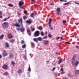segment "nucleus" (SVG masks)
Returning <instances> with one entry per match:
<instances>
[{
  "label": "nucleus",
  "instance_id": "nucleus-1",
  "mask_svg": "<svg viewBox=\"0 0 79 79\" xmlns=\"http://www.w3.org/2000/svg\"><path fill=\"white\" fill-rule=\"evenodd\" d=\"M76 57V55L74 54L73 56V57L71 60L72 64L73 66H77V65L79 63V62L78 61L76 60L75 63H74V61H75V59Z\"/></svg>",
  "mask_w": 79,
  "mask_h": 79
},
{
  "label": "nucleus",
  "instance_id": "nucleus-2",
  "mask_svg": "<svg viewBox=\"0 0 79 79\" xmlns=\"http://www.w3.org/2000/svg\"><path fill=\"white\" fill-rule=\"evenodd\" d=\"M3 29H7L9 27V23L7 22H4L2 24Z\"/></svg>",
  "mask_w": 79,
  "mask_h": 79
},
{
  "label": "nucleus",
  "instance_id": "nucleus-3",
  "mask_svg": "<svg viewBox=\"0 0 79 79\" xmlns=\"http://www.w3.org/2000/svg\"><path fill=\"white\" fill-rule=\"evenodd\" d=\"M34 35L36 37H37L40 35V32L39 31H37L34 33Z\"/></svg>",
  "mask_w": 79,
  "mask_h": 79
},
{
  "label": "nucleus",
  "instance_id": "nucleus-4",
  "mask_svg": "<svg viewBox=\"0 0 79 79\" xmlns=\"http://www.w3.org/2000/svg\"><path fill=\"white\" fill-rule=\"evenodd\" d=\"M9 59H13V58H14V55H13V54L9 53Z\"/></svg>",
  "mask_w": 79,
  "mask_h": 79
},
{
  "label": "nucleus",
  "instance_id": "nucleus-5",
  "mask_svg": "<svg viewBox=\"0 0 79 79\" xmlns=\"http://www.w3.org/2000/svg\"><path fill=\"white\" fill-rule=\"evenodd\" d=\"M26 23H27V24H31L32 23V20L31 19H28L26 21Z\"/></svg>",
  "mask_w": 79,
  "mask_h": 79
},
{
  "label": "nucleus",
  "instance_id": "nucleus-6",
  "mask_svg": "<svg viewBox=\"0 0 79 79\" xmlns=\"http://www.w3.org/2000/svg\"><path fill=\"white\" fill-rule=\"evenodd\" d=\"M2 68L6 70L8 69V65L6 64H4L2 66Z\"/></svg>",
  "mask_w": 79,
  "mask_h": 79
},
{
  "label": "nucleus",
  "instance_id": "nucleus-7",
  "mask_svg": "<svg viewBox=\"0 0 79 79\" xmlns=\"http://www.w3.org/2000/svg\"><path fill=\"white\" fill-rule=\"evenodd\" d=\"M2 55L3 57H5L6 56L8 55V53L6 52H2Z\"/></svg>",
  "mask_w": 79,
  "mask_h": 79
},
{
  "label": "nucleus",
  "instance_id": "nucleus-8",
  "mask_svg": "<svg viewBox=\"0 0 79 79\" xmlns=\"http://www.w3.org/2000/svg\"><path fill=\"white\" fill-rule=\"evenodd\" d=\"M24 2H22L21 1H20L19 2V5L20 7L22 6L23 5H24Z\"/></svg>",
  "mask_w": 79,
  "mask_h": 79
},
{
  "label": "nucleus",
  "instance_id": "nucleus-9",
  "mask_svg": "<svg viewBox=\"0 0 79 79\" xmlns=\"http://www.w3.org/2000/svg\"><path fill=\"white\" fill-rule=\"evenodd\" d=\"M18 22L19 23L20 22L21 24H23V19L22 18H20L18 20Z\"/></svg>",
  "mask_w": 79,
  "mask_h": 79
},
{
  "label": "nucleus",
  "instance_id": "nucleus-10",
  "mask_svg": "<svg viewBox=\"0 0 79 79\" xmlns=\"http://www.w3.org/2000/svg\"><path fill=\"white\" fill-rule=\"evenodd\" d=\"M27 32L28 34L29 35L31 36V30L29 29H28L27 30Z\"/></svg>",
  "mask_w": 79,
  "mask_h": 79
},
{
  "label": "nucleus",
  "instance_id": "nucleus-11",
  "mask_svg": "<svg viewBox=\"0 0 79 79\" xmlns=\"http://www.w3.org/2000/svg\"><path fill=\"white\" fill-rule=\"evenodd\" d=\"M20 30L21 32H24L25 31V28L23 27H21Z\"/></svg>",
  "mask_w": 79,
  "mask_h": 79
},
{
  "label": "nucleus",
  "instance_id": "nucleus-12",
  "mask_svg": "<svg viewBox=\"0 0 79 79\" xmlns=\"http://www.w3.org/2000/svg\"><path fill=\"white\" fill-rule=\"evenodd\" d=\"M7 37H8L9 39H11L13 38V36L12 35L11 33H10V34L7 35Z\"/></svg>",
  "mask_w": 79,
  "mask_h": 79
},
{
  "label": "nucleus",
  "instance_id": "nucleus-13",
  "mask_svg": "<svg viewBox=\"0 0 79 79\" xmlns=\"http://www.w3.org/2000/svg\"><path fill=\"white\" fill-rule=\"evenodd\" d=\"M13 26L15 27H21V26L19 25L18 23H14Z\"/></svg>",
  "mask_w": 79,
  "mask_h": 79
},
{
  "label": "nucleus",
  "instance_id": "nucleus-14",
  "mask_svg": "<svg viewBox=\"0 0 79 79\" xmlns=\"http://www.w3.org/2000/svg\"><path fill=\"white\" fill-rule=\"evenodd\" d=\"M52 19L50 18H49L48 24L50 26V27L51 26V23H52Z\"/></svg>",
  "mask_w": 79,
  "mask_h": 79
},
{
  "label": "nucleus",
  "instance_id": "nucleus-15",
  "mask_svg": "<svg viewBox=\"0 0 79 79\" xmlns=\"http://www.w3.org/2000/svg\"><path fill=\"white\" fill-rule=\"evenodd\" d=\"M5 44L6 45L5 47H10V45L9 44V43H5Z\"/></svg>",
  "mask_w": 79,
  "mask_h": 79
},
{
  "label": "nucleus",
  "instance_id": "nucleus-16",
  "mask_svg": "<svg viewBox=\"0 0 79 79\" xmlns=\"http://www.w3.org/2000/svg\"><path fill=\"white\" fill-rule=\"evenodd\" d=\"M5 35L3 34H2L0 36V40H2L3 39Z\"/></svg>",
  "mask_w": 79,
  "mask_h": 79
},
{
  "label": "nucleus",
  "instance_id": "nucleus-17",
  "mask_svg": "<svg viewBox=\"0 0 79 79\" xmlns=\"http://www.w3.org/2000/svg\"><path fill=\"white\" fill-rule=\"evenodd\" d=\"M17 72L19 74L22 73H23V70L22 69H19L18 70Z\"/></svg>",
  "mask_w": 79,
  "mask_h": 79
},
{
  "label": "nucleus",
  "instance_id": "nucleus-18",
  "mask_svg": "<svg viewBox=\"0 0 79 79\" xmlns=\"http://www.w3.org/2000/svg\"><path fill=\"white\" fill-rule=\"evenodd\" d=\"M75 74L76 75H77V74H79V70H75Z\"/></svg>",
  "mask_w": 79,
  "mask_h": 79
},
{
  "label": "nucleus",
  "instance_id": "nucleus-19",
  "mask_svg": "<svg viewBox=\"0 0 79 79\" xmlns=\"http://www.w3.org/2000/svg\"><path fill=\"white\" fill-rule=\"evenodd\" d=\"M15 41V39H10V42H11V43H13Z\"/></svg>",
  "mask_w": 79,
  "mask_h": 79
},
{
  "label": "nucleus",
  "instance_id": "nucleus-20",
  "mask_svg": "<svg viewBox=\"0 0 79 79\" xmlns=\"http://www.w3.org/2000/svg\"><path fill=\"white\" fill-rule=\"evenodd\" d=\"M37 40H38L39 41H42V38L40 37H39L37 38Z\"/></svg>",
  "mask_w": 79,
  "mask_h": 79
},
{
  "label": "nucleus",
  "instance_id": "nucleus-21",
  "mask_svg": "<svg viewBox=\"0 0 79 79\" xmlns=\"http://www.w3.org/2000/svg\"><path fill=\"white\" fill-rule=\"evenodd\" d=\"M38 29H39V30H40V31H41L42 30V27L41 26L39 27L38 28Z\"/></svg>",
  "mask_w": 79,
  "mask_h": 79
},
{
  "label": "nucleus",
  "instance_id": "nucleus-22",
  "mask_svg": "<svg viewBox=\"0 0 79 79\" xmlns=\"http://www.w3.org/2000/svg\"><path fill=\"white\" fill-rule=\"evenodd\" d=\"M56 12H57V15H61L59 13L60 12V10H56Z\"/></svg>",
  "mask_w": 79,
  "mask_h": 79
},
{
  "label": "nucleus",
  "instance_id": "nucleus-23",
  "mask_svg": "<svg viewBox=\"0 0 79 79\" xmlns=\"http://www.w3.org/2000/svg\"><path fill=\"white\" fill-rule=\"evenodd\" d=\"M26 47V45L25 44H24L22 46V48H25Z\"/></svg>",
  "mask_w": 79,
  "mask_h": 79
},
{
  "label": "nucleus",
  "instance_id": "nucleus-24",
  "mask_svg": "<svg viewBox=\"0 0 79 79\" xmlns=\"http://www.w3.org/2000/svg\"><path fill=\"white\" fill-rule=\"evenodd\" d=\"M49 41H46L44 42V45H47Z\"/></svg>",
  "mask_w": 79,
  "mask_h": 79
},
{
  "label": "nucleus",
  "instance_id": "nucleus-25",
  "mask_svg": "<svg viewBox=\"0 0 79 79\" xmlns=\"http://www.w3.org/2000/svg\"><path fill=\"white\" fill-rule=\"evenodd\" d=\"M11 64H12V66H15V64H16L14 61H12Z\"/></svg>",
  "mask_w": 79,
  "mask_h": 79
},
{
  "label": "nucleus",
  "instance_id": "nucleus-26",
  "mask_svg": "<svg viewBox=\"0 0 79 79\" xmlns=\"http://www.w3.org/2000/svg\"><path fill=\"white\" fill-rule=\"evenodd\" d=\"M3 75H4L5 76L8 75V73L7 72H6L3 73Z\"/></svg>",
  "mask_w": 79,
  "mask_h": 79
},
{
  "label": "nucleus",
  "instance_id": "nucleus-27",
  "mask_svg": "<svg viewBox=\"0 0 79 79\" xmlns=\"http://www.w3.org/2000/svg\"><path fill=\"white\" fill-rule=\"evenodd\" d=\"M8 6H10V7H13V5L11 4H8Z\"/></svg>",
  "mask_w": 79,
  "mask_h": 79
},
{
  "label": "nucleus",
  "instance_id": "nucleus-28",
  "mask_svg": "<svg viewBox=\"0 0 79 79\" xmlns=\"http://www.w3.org/2000/svg\"><path fill=\"white\" fill-rule=\"evenodd\" d=\"M27 16H24L23 17V19H24V20H26V19H27Z\"/></svg>",
  "mask_w": 79,
  "mask_h": 79
},
{
  "label": "nucleus",
  "instance_id": "nucleus-29",
  "mask_svg": "<svg viewBox=\"0 0 79 79\" xmlns=\"http://www.w3.org/2000/svg\"><path fill=\"white\" fill-rule=\"evenodd\" d=\"M40 34L42 36H44V33L43 31H41V32Z\"/></svg>",
  "mask_w": 79,
  "mask_h": 79
},
{
  "label": "nucleus",
  "instance_id": "nucleus-30",
  "mask_svg": "<svg viewBox=\"0 0 79 79\" xmlns=\"http://www.w3.org/2000/svg\"><path fill=\"white\" fill-rule=\"evenodd\" d=\"M37 39L34 38L33 39V40L35 41V42H38L37 40Z\"/></svg>",
  "mask_w": 79,
  "mask_h": 79
},
{
  "label": "nucleus",
  "instance_id": "nucleus-31",
  "mask_svg": "<svg viewBox=\"0 0 79 79\" xmlns=\"http://www.w3.org/2000/svg\"><path fill=\"white\" fill-rule=\"evenodd\" d=\"M31 44L32 47H35V44L34 43H31Z\"/></svg>",
  "mask_w": 79,
  "mask_h": 79
},
{
  "label": "nucleus",
  "instance_id": "nucleus-32",
  "mask_svg": "<svg viewBox=\"0 0 79 79\" xmlns=\"http://www.w3.org/2000/svg\"><path fill=\"white\" fill-rule=\"evenodd\" d=\"M70 3L69 2H67L64 4V5H69Z\"/></svg>",
  "mask_w": 79,
  "mask_h": 79
},
{
  "label": "nucleus",
  "instance_id": "nucleus-33",
  "mask_svg": "<svg viewBox=\"0 0 79 79\" xmlns=\"http://www.w3.org/2000/svg\"><path fill=\"white\" fill-rule=\"evenodd\" d=\"M68 76H70V77H73V75H71V74L70 73H69Z\"/></svg>",
  "mask_w": 79,
  "mask_h": 79
},
{
  "label": "nucleus",
  "instance_id": "nucleus-34",
  "mask_svg": "<svg viewBox=\"0 0 79 79\" xmlns=\"http://www.w3.org/2000/svg\"><path fill=\"white\" fill-rule=\"evenodd\" d=\"M48 36L49 37H52V35H51V34H50V33H49L48 35Z\"/></svg>",
  "mask_w": 79,
  "mask_h": 79
},
{
  "label": "nucleus",
  "instance_id": "nucleus-35",
  "mask_svg": "<svg viewBox=\"0 0 79 79\" xmlns=\"http://www.w3.org/2000/svg\"><path fill=\"white\" fill-rule=\"evenodd\" d=\"M74 3H75V4H77V5H79V3H78V2L77 1H75Z\"/></svg>",
  "mask_w": 79,
  "mask_h": 79
},
{
  "label": "nucleus",
  "instance_id": "nucleus-36",
  "mask_svg": "<svg viewBox=\"0 0 79 79\" xmlns=\"http://www.w3.org/2000/svg\"><path fill=\"white\" fill-rule=\"evenodd\" d=\"M24 43V41L23 40H22L21 41V44H23Z\"/></svg>",
  "mask_w": 79,
  "mask_h": 79
},
{
  "label": "nucleus",
  "instance_id": "nucleus-37",
  "mask_svg": "<svg viewBox=\"0 0 79 79\" xmlns=\"http://www.w3.org/2000/svg\"><path fill=\"white\" fill-rule=\"evenodd\" d=\"M23 12L24 14H27V10H24Z\"/></svg>",
  "mask_w": 79,
  "mask_h": 79
},
{
  "label": "nucleus",
  "instance_id": "nucleus-38",
  "mask_svg": "<svg viewBox=\"0 0 79 79\" xmlns=\"http://www.w3.org/2000/svg\"><path fill=\"white\" fill-rule=\"evenodd\" d=\"M65 44L66 45V44H71V43H70L69 42H65Z\"/></svg>",
  "mask_w": 79,
  "mask_h": 79
},
{
  "label": "nucleus",
  "instance_id": "nucleus-39",
  "mask_svg": "<svg viewBox=\"0 0 79 79\" xmlns=\"http://www.w3.org/2000/svg\"><path fill=\"white\" fill-rule=\"evenodd\" d=\"M62 59H60L59 61V63H61L62 62Z\"/></svg>",
  "mask_w": 79,
  "mask_h": 79
},
{
  "label": "nucleus",
  "instance_id": "nucleus-40",
  "mask_svg": "<svg viewBox=\"0 0 79 79\" xmlns=\"http://www.w3.org/2000/svg\"><path fill=\"white\" fill-rule=\"evenodd\" d=\"M34 15V13H32L31 14V15H30L31 17H33V16Z\"/></svg>",
  "mask_w": 79,
  "mask_h": 79
},
{
  "label": "nucleus",
  "instance_id": "nucleus-41",
  "mask_svg": "<svg viewBox=\"0 0 79 79\" xmlns=\"http://www.w3.org/2000/svg\"><path fill=\"white\" fill-rule=\"evenodd\" d=\"M35 30V28H33L31 29V31L32 32H33Z\"/></svg>",
  "mask_w": 79,
  "mask_h": 79
},
{
  "label": "nucleus",
  "instance_id": "nucleus-42",
  "mask_svg": "<svg viewBox=\"0 0 79 79\" xmlns=\"http://www.w3.org/2000/svg\"><path fill=\"white\" fill-rule=\"evenodd\" d=\"M28 70L29 71H31V68L30 67V65H29V67L28 68Z\"/></svg>",
  "mask_w": 79,
  "mask_h": 79
},
{
  "label": "nucleus",
  "instance_id": "nucleus-43",
  "mask_svg": "<svg viewBox=\"0 0 79 79\" xmlns=\"http://www.w3.org/2000/svg\"><path fill=\"white\" fill-rule=\"evenodd\" d=\"M16 29L17 30V31H19V30H20V28H18V27H17L16 28Z\"/></svg>",
  "mask_w": 79,
  "mask_h": 79
},
{
  "label": "nucleus",
  "instance_id": "nucleus-44",
  "mask_svg": "<svg viewBox=\"0 0 79 79\" xmlns=\"http://www.w3.org/2000/svg\"><path fill=\"white\" fill-rule=\"evenodd\" d=\"M63 23H64V24H66V21L65 20H64L63 21Z\"/></svg>",
  "mask_w": 79,
  "mask_h": 79
},
{
  "label": "nucleus",
  "instance_id": "nucleus-45",
  "mask_svg": "<svg viewBox=\"0 0 79 79\" xmlns=\"http://www.w3.org/2000/svg\"><path fill=\"white\" fill-rule=\"evenodd\" d=\"M47 36H46L45 37H44L43 38V39H47Z\"/></svg>",
  "mask_w": 79,
  "mask_h": 79
},
{
  "label": "nucleus",
  "instance_id": "nucleus-46",
  "mask_svg": "<svg viewBox=\"0 0 79 79\" xmlns=\"http://www.w3.org/2000/svg\"><path fill=\"white\" fill-rule=\"evenodd\" d=\"M3 13H2V12L0 11V15H2Z\"/></svg>",
  "mask_w": 79,
  "mask_h": 79
},
{
  "label": "nucleus",
  "instance_id": "nucleus-47",
  "mask_svg": "<svg viewBox=\"0 0 79 79\" xmlns=\"http://www.w3.org/2000/svg\"><path fill=\"white\" fill-rule=\"evenodd\" d=\"M7 20V18H5L4 20L3 21H6Z\"/></svg>",
  "mask_w": 79,
  "mask_h": 79
},
{
  "label": "nucleus",
  "instance_id": "nucleus-48",
  "mask_svg": "<svg viewBox=\"0 0 79 79\" xmlns=\"http://www.w3.org/2000/svg\"><path fill=\"white\" fill-rule=\"evenodd\" d=\"M49 27L51 29H53V28H52V27H51V24L50 27V25H49Z\"/></svg>",
  "mask_w": 79,
  "mask_h": 79
},
{
  "label": "nucleus",
  "instance_id": "nucleus-49",
  "mask_svg": "<svg viewBox=\"0 0 79 79\" xmlns=\"http://www.w3.org/2000/svg\"><path fill=\"white\" fill-rule=\"evenodd\" d=\"M56 10H60V8H58L56 9Z\"/></svg>",
  "mask_w": 79,
  "mask_h": 79
},
{
  "label": "nucleus",
  "instance_id": "nucleus-50",
  "mask_svg": "<svg viewBox=\"0 0 79 79\" xmlns=\"http://www.w3.org/2000/svg\"><path fill=\"white\" fill-rule=\"evenodd\" d=\"M2 58V55L0 54V59H1Z\"/></svg>",
  "mask_w": 79,
  "mask_h": 79
},
{
  "label": "nucleus",
  "instance_id": "nucleus-51",
  "mask_svg": "<svg viewBox=\"0 0 79 79\" xmlns=\"http://www.w3.org/2000/svg\"><path fill=\"white\" fill-rule=\"evenodd\" d=\"M56 69V68L55 67L54 68L52 69V71H54V70H55V69Z\"/></svg>",
  "mask_w": 79,
  "mask_h": 79
},
{
  "label": "nucleus",
  "instance_id": "nucleus-52",
  "mask_svg": "<svg viewBox=\"0 0 79 79\" xmlns=\"http://www.w3.org/2000/svg\"><path fill=\"white\" fill-rule=\"evenodd\" d=\"M60 37L56 38V40H58L59 39H60Z\"/></svg>",
  "mask_w": 79,
  "mask_h": 79
},
{
  "label": "nucleus",
  "instance_id": "nucleus-53",
  "mask_svg": "<svg viewBox=\"0 0 79 79\" xmlns=\"http://www.w3.org/2000/svg\"><path fill=\"white\" fill-rule=\"evenodd\" d=\"M76 48H78V49H79V46H76Z\"/></svg>",
  "mask_w": 79,
  "mask_h": 79
},
{
  "label": "nucleus",
  "instance_id": "nucleus-54",
  "mask_svg": "<svg viewBox=\"0 0 79 79\" xmlns=\"http://www.w3.org/2000/svg\"><path fill=\"white\" fill-rule=\"evenodd\" d=\"M50 5H55V4L52 3V4H50Z\"/></svg>",
  "mask_w": 79,
  "mask_h": 79
},
{
  "label": "nucleus",
  "instance_id": "nucleus-55",
  "mask_svg": "<svg viewBox=\"0 0 79 79\" xmlns=\"http://www.w3.org/2000/svg\"><path fill=\"white\" fill-rule=\"evenodd\" d=\"M34 6H37V4H34Z\"/></svg>",
  "mask_w": 79,
  "mask_h": 79
},
{
  "label": "nucleus",
  "instance_id": "nucleus-56",
  "mask_svg": "<svg viewBox=\"0 0 79 79\" xmlns=\"http://www.w3.org/2000/svg\"><path fill=\"white\" fill-rule=\"evenodd\" d=\"M0 18L1 19H2V18H3L2 17V15H0Z\"/></svg>",
  "mask_w": 79,
  "mask_h": 79
},
{
  "label": "nucleus",
  "instance_id": "nucleus-57",
  "mask_svg": "<svg viewBox=\"0 0 79 79\" xmlns=\"http://www.w3.org/2000/svg\"><path fill=\"white\" fill-rule=\"evenodd\" d=\"M79 24V23H75V24L76 25H78V24Z\"/></svg>",
  "mask_w": 79,
  "mask_h": 79
},
{
  "label": "nucleus",
  "instance_id": "nucleus-58",
  "mask_svg": "<svg viewBox=\"0 0 79 79\" xmlns=\"http://www.w3.org/2000/svg\"><path fill=\"white\" fill-rule=\"evenodd\" d=\"M10 18V17H9L8 18H7V19H9Z\"/></svg>",
  "mask_w": 79,
  "mask_h": 79
},
{
  "label": "nucleus",
  "instance_id": "nucleus-59",
  "mask_svg": "<svg viewBox=\"0 0 79 79\" xmlns=\"http://www.w3.org/2000/svg\"><path fill=\"white\" fill-rule=\"evenodd\" d=\"M3 52H6V50H3Z\"/></svg>",
  "mask_w": 79,
  "mask_h": 79
},
{
  "label": "nucleus",
  "instance_id": "nucleus-60",
  "mask_svg": "<svg viewBox=\"0 0 79 79\" xmlns=\"http://www.w3.org/2000/svg\"><path fill=\"white\" fill-rule=\"evenodd\" d=\"M60 70L61 71H63V69H60Z\"/></svg>",
  "mask_w": 79,
  "mask_h": 79
},
{
  "label": "nucleus",
  "instance_id": "nucleus-61",
  "mask_svg": "<svg viewBox=\"0 0 79 79\" xmlns=\"http://www.w3.org/2000/svg\"><path fill=\"white\" fill-rule=\"evenodd\" d=\"M65 32V31H62V33H64Z\"/></svg>",
  "mask_w": 79,
  "mask_h": 79
},
{
  "label": "nucleus",
  "instance_id": "nucleus-62",
  "mask_svg": "<svg viewBox=\"0 0 79 79\" xmlns=\"http://www.w3.org/2000/svg\"><path fill=\"white\" fill-rule=\"evenodd\" d=\"M60 39H61V40H62V39H63V37H60Z\"/></svg>",
  "mask_w": 79,
  "mask_h": 79
},
{
  "label": "nucleus",
  "instance_id": "nucleus-63",
  "mask_svg": "<svg viewBox=\"0 0 79 79\" xmlns=\"http://www.w3.org/2000/svg\"><path fill=\"white\" fill-rule=\"evenodd\" d=\"M64 2H67V0H65L64 1Z\"/></svg>",
  "mask_w": 79,
  "mask_h": 79
},
{
  "label": "nucleus",
  "instance_id": "nucleus-64",
  "mask_svg": "<svg viewBox=\"0 0 79 79\" xmlns=\"http://www.w3.org/2000/svg\"><path fill=\"white\" fill-rule=\"evenodd\" d=\"M65 79H68V78H66V77H65Z\"/></svg>",
  "mask_w": 79,
  "mask_h": 79
}]
</instances>
